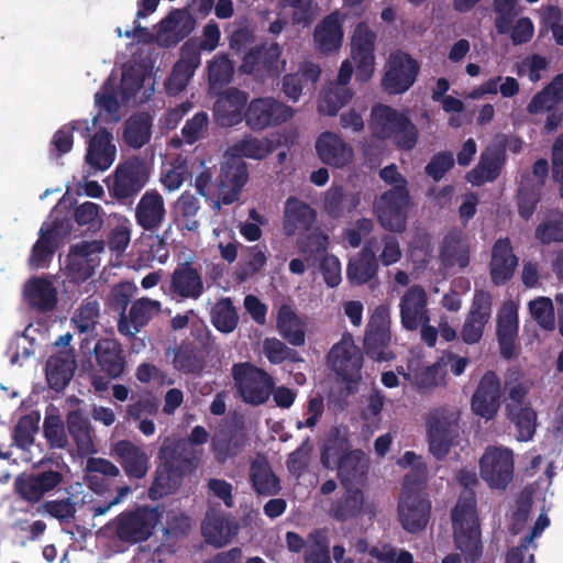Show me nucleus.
<instances>
[{
    "mask_svg": "<svg viewBox=\"0 0 563 563\" xmlns=\"http://www.w3.org/2000/svg\"><path fill=\"white\" fill-rule=\"evenodd\" d=\"M464 488L452 510L454 542L465 562L475 563L482 555L481 528L474 487L478 484L474 468H461L455 475Z\"/></svg>",
    "mask_w": 563,
    "mask_h": 563,
    "instance_id": "obj_1",
    "label": "nucleus"
},
{
    "mask_svg": "<svg viewBox=\"0 0 563 563\" xmlns=\"http://www.w3.org/2000/svg\"><path fill=\"white\" fill-rule=\"evenodd\" d=\"M154 479L148 488V496L157 500L176 493L186 476L198 466V455L185 441H170L167 438L158 452Z\"/></svg>",
    "mask_w": 563,
    "mask_h": 563,
    "instance_id": "obj_2",
    "label": "nucleus"
},
{
    "mask_svg": "<svg viewBox=\"0 0 563 563\" xmlns=\"http://www.w3.org/2000/svg\"><path fill=\"white\" fill-rule=\"evenodd\" d=\"M369 128L374 137L391 140L402 151H411L418 142V129L404 113L387 104L374 106Z\"/></svg>",
    "mask_w": 563,
    "mask_h": 563,
    "instance_id": "obj_3",
    "label": "nucleus"
},
{
    "mask_svg": "<svg viewBox=\"0 0 563 563\" xmlns=\"http://www.w3.org/2000/svg\"><path fill=\"white\" fill-rule=\"evenodd\" d=\"M93 358L96 372L90 375V384L98 393L108 390L110 382L120 379L128 367L122 344L114 338H100L95 343Z\"/></svg>",
    "mask_w": 563,
    "mask_h": 563,
    "instance_id": "obj_4",
    "label": "nucleus"
},
{
    "mask_svg": "<svg viewBox=\"0 0 563 563\" xmlns=\"http://www.w3.org/2000/svg\"><path fill=\"white\" fill-rule=\"evenodd\" d=\"M151 168L141 156L134 155L120 162L109 178L108 190L121 205L132 203L146 186Z\"/></svg>",
    "mask_w": 563,
    "mask_h": 563,
    "instance_id": "obj_5",
    "label": "nucleus"
},
{
    "mask_svg": "<svg viewBox=\"0 0 563 563\" xmlns=\"http://www.w3.org/2000/svg\"><path fill=\"white\" fill-rule=\"evenodd\" d=\"M426 427L429 451L437 460H443L460 435V411L445 406L433 408Z\"/></svg>",
    "mask_w": 563,
    "mask_h": 563,
    "instance_id": "obj_6",
    "label": "nucleus"
},
{
    "mask_svg": "<svg viewBox=\"0 0 563 563\" xmlns=\"http://www.w3.org/2000/svg\"><path fill=\"white\" fill-rule=\"evenodd\" d=\"M231 376L238 395L251 406L267 402L275 386L273 376L251 362L234 363Z\"/></svg>",
    "mask_w": 563,
    "mask_h": 563,
    "instance_id": "obj_7",
    "label": "nucleus"
},
{
    "mask_svg": "<svg viewBox=\"0 0 563 563\" xmlns=\"http://www.w3.org/2000/svg\"><path fill=\"white\" fill-rule=\"evenodd\" d=\"M285 65L286 62L282 59V47L277 43H261L244 54L239 70L253 76L256 80L265 81L278 77Z\"/></svg>",
    "mask_w": 563,
    "mask_h": 563,
    "instance_id": "obj_8",
    "label": "nucleus"
},
{
    "mask_svg": "<svg viewBox=\"0 0 563 563\" xmlns=\"http://www.w3.org/2000/svg\"><path fill=\"white\" fill-rule=\"evenodd\" d=\"M155 508L140 506L122 511L114 520V532L124 543L136 544L150 539L157 523Z\"/></svg>",
    "mask_w": 563,
    "mask_h": 563,
    "instance_id": "obj_9",
    "label": "nucleus"
},
{
    "mask_svg": "<svg viewBox=\"0 0 563 563\" xmlns=\"http://www.w3.org/2000/svg\"><path fill=\"white\" fill-rule=\"evenodd\" d=\"M294 117L291 107L273 97L254 98L247 102L244 122L253 132L278 126Z\"/></svg>",
    "mask_w": 563,
    "mask_h": 563,
    "instance_id": "obj_10",
    "label": "nucleus"
},
{
    "mask_svg": "<svg viewBox=\"0 0 563 563\" xmlns=\"http://www.w3.org/2000/svg\"><path fill=\"white\" fill-rule=\"evenodd\" d=\"M328 363L332 371L346 383H358L362 378L363 354L354 343L351 333L342 335L328 353Z\"/></svg>",
    "mask_w": 563,
    "mask_h": 563,
    "instance_id": "obj_11",
    "label": "nucleus"
},
{
    "mask_svg": "<svg viewBox=\"0 0 563 563\" xmlns=\"http://www.w3.org/2000/svg\"><path fill=\"white\" fill-rule=\"evenodd\" d=\"M391 342L390 319L386 310L376 309L371 317L364 335V351L376 362H388L396 357L389 349Z\"/></svg>",
    "mask_w": 563,
    "mask_h": 563,
    "instance_id": "obj_12",
    "label": "nucleus"
},
{
    "mask_svg": "<svg viewBox=\"0 0 563 563\" xmlns=\"http://www.w3.org/2000/svg\"><path fill=\"white\" fill-rule=\"evenodd\" d=\"M398 515L407 532H420L430 520L431 501L422 490L405 486L398 504Z\"/></svg>",
    "mask_w": 563,
    "mask_h": 563,
    "instance_id": "obj_13",
    "label": "nucleus"
},
{
    "mask_svg": "<svg viewBox=\"0 0 563 563\" xmlns=\"http://www.w3.org/2000/svg\"><path fill=\"white\" fill-rule=\"evenodd\" d=\"M482 478L492 488L505 489L514 477V454L509 449L487 448L479 460Z\"/></svg>",
    "mask_w": 563,
    "mask_h": 563,
    "instance_id": "obj_14",
    "label": "nucleus"
},
{
    "mask_svg": "<svg viewBox=\"0 0 563 563\" xmlns=\"http://www.w3.org/2000/svg\"><path fill=\"white\" fill-rule=\"evenodd\" d=\"M104 250L103 241H82L69 249L66 258L68 276L76 283L86 282L99 265V254Z\"/></svg>",
    "mask_w": 563,
    "mask_h": 563,
    "instance_id": "obj_15",
    "label": "nucleus"
},
{
    "mask_svg": "<svg viewBox=\"0 0 563 563\" xmlns=\"http://www.w3.org/2000/svg\"><path fill=\"white\" fill-rule=\"evenodd\" d=\"M419 73V64L409 54L397 52L391 54L382 86L389 95H400L409 90Z\"/></svg>",
    "mask_w": 563,
    "mask_h": 563,
    "instance_id": "obj_16",
    "label": "nucleus"
},
{
    "mask_svg": "<svg viewBox=\"0 0 563 563\" xmlns=\"http://www.w3.org/2000/svg\"><path fill=\"white\" fill-rule=\"evenodd\" d=\"M493 297L483 289H476L472 305L461 329V339L467 345L481 342L486 324L492 318Z\"/></svg>",
    "mask_w": 563,
    "mask_h": 563,
    "instance_id": "obj_17",
    "label": "nucleus"
},
{
    "mask_svg": "<svg viewBox=\"0 0 563 563\" xmlns=\"http://www.w3.org/2000/svg\"><path fill=\"white\" fill-rule=\"evenodd\" d=\"M410 195L407 186H393L380 197L378 220L385 229L401 232L406 228L407 208Z\"/></svg>",
    "mask_w": 563,
    "mask_h": 563,
    "instance_id": "obj_18",
    "label": "nucleus"
},
{
    "mask_svg": "<svg viewBox=\"0 0 563 563\" xmlns=\"http://www.w3.org/2000/svg\"><path fill=\"white\" fill-rule=\"evenodd\" d=\"M63 474L54 470L22 473L15 477L13 488L22 500L36 504L45 494L54 490L63 482Z\"/></svg>",
    "mask_w": 563,
    "mask_h": 563,
    "instance_id": "obj_19",
    "label": "nucleus"
},
{
    "mask_svg": "<svg viewBox=\"0 0 563 563\" xmlns=\"http://www.w3.org/2000/svg\"><path fill=\"white\" fill-rule=\"evenodd\" d=\"M376 33L366 22H360L352 36V57L356 64V79L367 81L374 73Z\"/></svg>",
    "mask_w": 563,
    "mask_h": 563,
    "instance_id": "obj_20",
    "label": "nucleus"
},
{
    "mask_svg": "<svg viewBox=\"0 0 563 563\" xmlns=\"http://www.w3.org/2000/svg\"><path fill=\"white\" fill-rule=\"evenodd\" d=\"M249 93L236 87H229L219 92L213 103L216 122L223 128L240 124L245 119Z\"/></svg>",
    "mask_w": 563,
    "mask_h": 563,
    "instance_id": "obj_21",
    "label": "nucleus"
},
{
    "mask_svg": "<svg viewBox=\"0 0 563 563\" xmlns=\"http://www.w3.org/2000/svg\"><path fill=\"white\" fill-rule=\"evenodd\" d=\"M249 180L247 164L240 157H231L221 167L219 177V200L224 206L232 205L240 199L243 187Z\"/></svg>",
    "mask_w": 563,
    "mask_h": 563,
    "instance_id": "obj_22",
    "label": "nucleus"
},
{
    "mask_svg": "<svg viewBox=\"0 0 563 563\" xmlns=\"http://www.w3.org/2000/svg\"><path fill=\"white\" fill-rule=\"evenodd\" d=\"M500 379L494 371H487L472 396L471 409L485 420H493L500 408Z\"/></svg>",
    "mask_w": 563,
    "mask_h": 563,
    "instance_id": "obj_23",
    "label": "nucleus"
},
{
    "mask_svg": "<svg viewBox=\"0 0 563 563\" xmlns=\"http://www.w3.org/2000/svg\"><path fill=\"white\" fill-rule=\"evenodd\" d=\"M400 322L408 331H416L422 322H430L428 295L420 285L410 286L399 302Z\"/></svg>",
    "mask_w": 563,
    "mask_h": 563,
    "instance_id": "obj_24",
    "label": "nucleus"
},
{
    "mask_svg": "<svg viewBox=\"0 0 563 563\" xmlns=\"http://www.w3.org/2000/svg\"><path fill=\"white\" fill-rule=\"evenodd\" d=\"M377 238L365 242L362 250L349 260L346 278L352 286L365 285L377 277L378 260L376 256Z\"/></svg>",
    "mask_w": 563,
    "mask_h": 563,
    "instance_id": "obj_25",
    "label": "nucleus"
},
{
    "mask_svg": "<svg viewBox=\"0 0 563 563\" xmlns=\"http://www.w3.org/2000/svg\"><path fill=\"white\" fill-rule=\"evenodd\" d=\"M110 455L121 465L129 478L142 479L150 468V455L130 440H119L111 445Z\"/></svg>",
    "mask_w": 563,
    "mask_h": 563,
    "instance_id": "obj_26",
    "label": "nucleus"
},
{
    "mask_svg": "<svg viewBox=\"0 0 563 563\" xmlns=\"http://www.w3.org/2000/svg\"><path fill=\"white\" fill-rule=\"evenodd\" d=\"M168 291L173 297L199 299L205 291L200 271L189 261L179 263L172 273Z\"/></svg>",
    "mask_w": 563,
    "mask_h": 563,
    "instance_id": "obj_27",
    "label": "nucleus"
},
{
    "mask_svg": "<svg viewBox=\"0 0 563 563\" xmlns=\"http://www.w3.org/2000/svg\"><path fill=\"white\" fill-rule=\"evenodd\" d=\"M518 257L509 238L497 239L492 247L489 262V275L495 286H504L515 275L518 266Z\"/></svg>",
    "mask_w": 563,
    "mask_h": 563,
    "instance_id": "obj_28",
    "label": "nucleus"
},
{
    "mask_svg": "<svg viewBox=\"0 0 563 563\" xmlns=\"http://www.w3.org/2000/svg\"><path fill=\"white\" fill-rule=\"evenodd\" d=\"M166 214L165 200L156 189L146 190L134 211L136 224L151 233H155L162 228Z\"/></svg>",
    "mask_w": 563,
    "mask_h": 563,
    "instance_id": "obj_29",
    "label": "nucleus"
},
{
    "mask_svg": "<svg viewBox=\"0 0 563 563\" xmlns=\"http://www.w3.org/2000/svg\"><path fill=\"white\" fill-rule=\"evenodd\" d=\"M66 232L63 220L56 219L49 225H43L38 240L32 246L29 265L34 268L46 267L57 249L58 238Z\"/></svg>",
    "mask_w": 563,
    "mask_h": 563,
    "instance_id": "obj_30",
    "label": "nucleus"
},
{
    "mask_svg": "<svg viewBox=\"0 0 563 563\" xmlns=\"http://www.w3.org/2000/svg\"><path fill=\"white\" fill-rule=\"evenodd\" d=\"M316 151L322 163L335 168L347 166L354 157L353 148L338 134L329 131L317 139Z\"/></svg>",
    "mask_w": 563,
    "mask_h": 563,
    "instance_id": "obj_31",
    "label": "nucleus"
},
{
    "mask_svg": "<svg viewBox=\"0 0 563 563\" xmlns=\"http://www.w3.org/2000/svg\"><path fill=\"white\" fill-rule=\"evenodd\" d=\"M334 470L342 487L363 488L367 481L369 462L363 450L355 449L350 451Z\"/></svg>",
    "mask_w": 563,
    "mask_h": 563,
    "instance_id": "obj_32",
    "label": "nucleus"
},
{
    "mask_svg": "<svg viewBox=\"0 0 563 563\" xmlns=\"http://www.w3.org/2000/svg\"><path fill=\"white\" fill-rule=\"evenodd\" d=\"M317 220V211L297 197L287 198L284 207L283 231L294 236L298 231H309Z\"/></svg>",
    "mask_w": 563,
    "mask_h": 563,
    "instance_id": "obj_33",
    "label": "nucleus"
},
{
    "mask_svg": "<svg viewBox=\"0 0 563 563\" xmlns=\"http://www.w3.org/2000/svg\"><path fill=\"white\" fill-rule=\"evenodd\" d=\"M247 434L244 426H234L221 430L211 440V450L218 463L224 464L230 459L238 456L247 444Z\"/></svg>",
    "mask_w": 563,
    "mask_h": 563,
    "instance_id": "obj_34",
    "label": "nucleus"
},
{
    "mask_svg": "<svg viewBox=\"0 0 563 563\" xmlns=\"http://www.w3.org/2000/svg\"><path fill=\"white\" fill-rule=\"evenodd\" d=\"M343 27L338 12L324 16L314 27V47L322 54L338 52L343 42Z\"/></svg>",
    "mask_w": 563,
    "mask_h": 563,
    "instance_id": "obj_35",
    "label": "nucleus"
},
{
    "mask_svg": "<svg viewBox=\"0 0 563 563\" xmlns=\"http://www.w3.org/2000/svg\"><path fill=\"white\" fill-rule=\"evenodd\" d=\"M117 148L112 134L106 129L97 131L88 143L86 162L96 170L108 169L115 159Z\"/></svg>",
    "mask_w": 563,
    "mask_h": 563,
    "instance_id": "obj_36",
    "label": "nucleus"
},
{
    "mask_svg": "<svg viewBox=\"0 0 563 563\" xmlns=\"http://www.w3.org/2000/svg\"><path fill=\"white\" fill-rule=\"evenodd\" d=\"M471 249L462 231L448 232L440 246V260L445 267L457 266L463 269L470 265Z\"/></svg>",
    "mask_w": 563,
    "mask_h": 563,
    "instance_id": "obj_37",
    "label": "nucleus"
},
{
    "mask_svg": "<svg viewBox=\"0 0 563 563\" xmlns=\"http://www.w3.org/2000/svg\"><path fill=\"white\" fill-rule=\"evenodd\" d=\"M24 296L30 307L43 313L53 311L58 301L56 288L44 277L31 278L24 287Z\"/></svg>",
    "mask_w": 563,
    "mask_h": 563,
    "instance_id": "obj_38",
    "label": "nucleus"
},
{
    "mask_svg": "<svg viewBox=\"0 0 563 563\" xmlns=\"http://www.w3.org/2000/svg\"><path fill=\"white\" fill-rule=\"evenodd\" d=\"M350 451L352 450L347 432L339 427H332L323 440L320 461L327 470H334Z\"/></svg>",
    "mask_w": 563,
    "mask_h": 563,
    "instance_id": "obj_39",
    "label": "nucleus"
},
{
    "mask_svg": "<svg viewBox=\"0 0 563 563\" xmlns=\"http://www.w3.org/2000/svg\"><path fill=\"white\" fill-rule=\"evenodd\" d=\"M276 328L291 345L301 346L306 341V323L290 305L283 303L277 311Z\"/></svg>",
    "mask_w": 563,
    "mask_h": 563,
    "instance_id": "obj_40",
    "label": "nucleus"
},
{
    "mask_svg": "<svg viewBox=\"0 0 563 563\" xmlns=\"http://www.w3.org/2000/svg\"><path fill=\"white\" fill-rule=\"evenodd\" d=\"M76 362L74 355L60 352L49 356L46 362V379L48 386L55 391H62L74 376Z\"/></svg>",
    "mask_w": 563,
    "mask_h": 563,
    "instance_id": "obj_41",
    "label": "nucleus"
},
{
    "mask_svg": "<svg viewBox=\"0 0 563 563\" xmlns=\"http://www.w3.org/2000/svg\"><path fill=\"white\" fill-rule=\"evenodd\" d=\"M343 488L344 493L329 508L330 517L339 522L357 518L364 506V493L361 487Z\"/></svg>",
    "mask_w": 563,
    "mask_h": 563,
    "instance_id": "obj_42",
    "label": "nucleus"
},
{
    "mask_svg": "<svg viewBox=\"0 0 563 563\" xmlns=\"http://www.w3.org/2000/svg\"><path fill=\"white\" fill-rule=\"evenodd\" d=\"M201 530L209 544L220 548L236 536L239 523L234 518L225 516H207Z\"/></svg>",
    "mask_w": 563,
    "mask_h": 563,
    "instance_id": "obj_43",
    "label": "nucleus"
},
{
    "mask_svg": "<svg viewBox=\"0 0 563 563\" xmlns=\"http://www.w3.org/2000/svg\"><path fill=\"white\" fill-rule=\"evenodd\" d=\"M504 162L501 152L482 153L477 166L467 173L466 179L474 186L492 183L499 177Z\"/></svg>",
    "mask_w": 563,
    "mask_h": 563,
    "instance_id": "obj_44",
    "label": "nucleus"
},
{
    "mask_svg": "<svg viewBox=\"0 0 563 563\" xmlns=\"http://www.w3.org/2000/svg\"><path fill=\"white\" fill-rule=\"evenodd\" d=\"M250 479L254 490L262 496L279 494L282 486L267 461L255 460L250 466Z\"/></svg>",
    "mask_w": 563,
    "mask_h": 563,
    "instance_id": "obj_45",
    "label": "nucleus"
},
{
    "mask_svg": "<svg viewBox=\"0 0 563 563\" xmlns=\"http://www.w3.org/2000/svg\"><path fill=\"white\" fill-rule=\"evenodd\" d=\"M152 117L147 112H140L131 115L123 130L124 142L133 148H141L151 140Z\"/></svg>",
    "mask_w": 563,
    "mask_h": 563,
    "instance_id": "obj_46",
    "label": "nucleus"
},
{
    "mask_svg": "<svg viewBox=\"0 0 563 563\" xmlns=\"http://www.w3.org/2000/svg\"><path fill=\"white\" fill-rule=\"evenodd\" d=\"M161 311V302L147 297L135 300L129 311L130 333H121L128 338H134L151 319Z\"/></svg>",
    "mask_w": 563,
    "mask_h": 563,
    "instance_id": "obj_47",
    "label": "nucleus"
},
{
    "mask_svg": "<svg viewBox=\"0 0 563 563\" xmlns=\"http://www.w3.org/2000/svg\"><path fill=\"white\" fill-rule=\"evenodd\" d=\"M200 208L199 198L189 191H184L177 198L174 209L176 218L183 229L194 232L199 228L200 222L198 220V213Z\"/></svg>",
    "mask_w": 563,
    "mask_h": 563,
    "instance_id": "obj_48",
    "label": "nucleus"
},
{
    "mask_svg": "<svg viewBox=\"0 0 563 563\" xmlns=\"http://www.w3.org/2000/svg\"><path fill=\"white\" fill-rule=\"evenodd\" d=\"M174 367L184 374L200 375L206 366L201 351L191 343H181L174 355Z\"/></svg>",
    "mask_w": 563,
    "mask_h": 563,
    "instance_id": "obj_49",
    "label": "nucleus"
},
{
    "mask_svg": "<svg viewBox=\"0 0 563 563\" xmlns=\"http://www.w3.org/2000/svg\"><path fill=\"white\" fill-rule=\"evenodd\" d=\"M534 238L543 245L563 243V211H548L537 225Z\"/></svg>",
    "mask_w": 563,
    "mask_h": 563,
    "instance_id": "obj_50",
    "label": "nucleus"
},
{
    "mask_svg": "<svg viewBox=\"0 0 563 563\" xmlns=\"http://www.w3.org/2000/svg\"><path fill=\"white\" fill-rule=\"evenodd\" d=\"M162 25L174 35L172 43L177 44L195 30L196 20L186 9H176L162 21Z\"/></svg>",
    "mask_w": 563,
    "mask_h": 563,
    "instance_id": "obj_51",
    "label": "nucleus"
},
{
    "mask_svg": "<svg viewBox=\"0 0 563 563\" xmlns=\"http://www.w3.org/2000/svg\"><path fill=\"white\" fill-rule=\"evenodd\" d=\"M329 238L321 231H312L302 234L297 240V247L305 261L314 264L318 260L327 255Z\"/></svg>",
    "mask_w": 563,
    "mask_h": 563,
    "instance_id": "obj_52",
    "label": "nucleus"
},
{
    "mask_svg": "<svg viewBox=\"0 0 563 563\" xmlns=\"http://www.w3.org/2000/svg\"><path fill=\"white\" fill-rule=\"evenodd\" d=\"M211 323L222 333H231L239 323V314L231 298H222L212 307Z\"/></svg>",
    "mask_w": 563,
    "mask_h": 563,
    "instance_id": "obj_53",
    "label": "nucleus"
},
{
    "mask_svg": "<svg viewBox=\"0 0 563 563\" xmlns=\"http://www.w3.org/2000/svg\"><path fill=\"white\" fill-rule=\"evenodd\" d=\"M235 157L263 159L273 152V143L271 140L264 137L258 139L252 135H246L232 146Z\"/></svg>",
    "mask_w": 563,
    "mask_h": 563,
    "instance_id": "obj_54",
    "label": "nucleus"
},
{
    "mask_svg": "<svg viewBox=\"0 0 563 563\" xmlns=\"http://www.w3.org/2000/svg\"><path fill=\"white\" fill-rule=\"evenodd\" d=\"M540 186H532L531 179L527 177L517 191L518 214L526 221L531 219L541 200Z\"/></svg>",
    "mask_w": 563,
    "mask_h": 563,
    "instance_id": "obj_55",
    "label": "nucleus"
},
{
    "mask_svg": "<svg viewBox=\"0 0 563 563\" xmlns=\"http://www.w3.org/2000/svg\"><path fill=\"white\" fill-rule=\"evenodd\" d=\"M506 416L517 430L519 441H529L533 438L537 427V413L531 407L506 411Z\"/></svg>",
    "mask_w": 563,
    "mask_h": 563,
    "instance_id": "obj_56",
    "label": "nucleus"
},
{
    "mask_svg": "<svg viewBox=\"0 0 563 563\" xmlns=\"http://www.w3.org/2000/svg\"><path fill=\"white\" fill-rule=\"evenodd\" d=\"M131 298V287L129 284H120L111 290L109 297L110 307L118 311L120 314L118 321V331L120 333H130V322L128 320V316L125 314V310L130 303Z\"/></svg>",
    "mask_w": 563,
    "mask_h": 563,
    "instance_id": "obj_57",
    "label": "nucleus"
},
{
    "mask_svg": "<svg viewBox=\"0 0 563 563\" xmlns=\"http://www.w3.org/2000/svg\"><path fill=\"white\" fill-rule=\"evenodd\" d=\"M352 96L350 88L335 86L321 97L318 110L327 115H335L352 99Z\"/></svg>",
    "mask_w": 563,
    "mask_h": 563,
    "instance_id": "obj_58",
    "label": "nucleus"
},
{
    "mask_svg": "<svg viewBox=\"0 0 563 563\" xmlns=\"http://www.w3.org/2000/svg\"><path fill=\"white\" fill-rule=\"evenodd\" d=\"M67 430L79 449L91 444L90 421L80 411H70L67 415Z\"/></svg>",
    "mask_w": 563,
    "mask_h": 563,
    "instance_id": "obj_59",
    "label": "nucleus"
},
{
    "mask_svg": "<svg viewBox=\"0 0 563 563\" xmlns=\"http://www.w3.org/2000/svg\"><path fill=\"white\" fill-rule=\"evenodd\" d=\"M233 64L227 56H216L208 65V80L211 89L228 85L233 76Z\"/></svg>",
    "mask_w": 563,
    "mask_h": 563,
    "instance_id": "obj_60",
    "label": "nucleus"
},
{
    "mask_svg": "<svg viewBox=\"0 0 563 563\" xmlns=\"http://www.w3.org/2000/svg\"><path fill=\"white\" fill-rule=\"evenodd\" d=\"M41 509L43 512L49 515L52 518L57 519L60 523H69L76 516V503L73 497L64 499L45 500Z\"/></svg>",
    "mask_w": 563,
    "mask_h": 563,
    "instance_id": "obj_61",
    "label": "nucleus"
},
{
    "mask_svg": "<svg viewBox=\"0 0 563 563\" xmlns=\"http://www.w3.org/2000/svg\"><path fill=\"white\" fill-rule=\"evenodd\" d=\"M99 318V303L97 300L87 299L75 312L71 321L80 333L95 330Z\"/></svg>",
    "mask_w": 563,
    "mask_h": 563,
    "instance_id": "obj_62",
    "label": "nucleus"
},
{
    "mask_svg": "<svg viewBox=\"0 0 563 563\" xmlns=\"http://www.w3.org/2000/svg\"><path fill=\"white\" fill-rule=\"evenodd\" d=\"M517 0H494L493 7L496 13L495 27L498 34L510 32L515 18L518 12L516 9Z\"/></svg>",
    "mask_w": 563,
    "mask_h": 563,
    "instance_id": "obj_63",
    "label": "nucleus"
},
{
    "mask_svg": "<svg viewBox=\"0 0 563 563\" xmlns=\"http://www.w3.org/2000/svg\"><path fill=\"white\" fill-rule=\"evenodd\" d=\"M40 417L22 416L13 430V441L20 449H27L34 442V434L38 430Z\"/></svg>",
    "mask_w": 563,
    "mask_h": 563,
    "instance_id": "obj_64",
    "label": "nucleus"
}]
</instances>
